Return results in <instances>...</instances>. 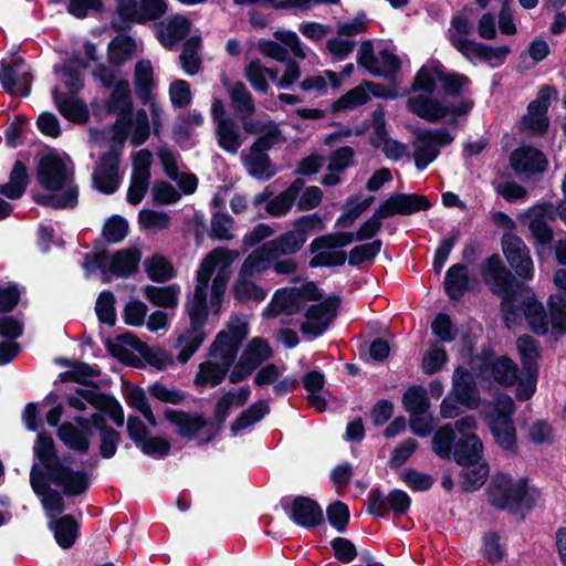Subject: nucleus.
Wrapping results in <instances>:
<instances>
[{
	"label": "nucleus",
	"instance_id": "f257e3e1",
	"mask_svg": "<svg viewBox=\"0 0 566 566\" xmlns=\"http://www.w3.org/2000/svg\"><path fill=\"white\" fill-rule=\"evenodd\" d=\"M479 274L488 291L500 297V315L507 328L521 322L522 316L537 336L548 334V322L543 303L534 290L507 268L499 253L486 256L479 264Z\"/></svg>",
	"mask_w": 566,
	"mask_h": 566
},
{
	"label": "nucleus",
	"instance_id": "f03ea898",
	"mask_svg": "<svg viewBox=\"0 0 566 566\" xmlns=\"http://www.w3.org/2000/svg\"><path fill=\"white\" fill-rule=\"evenodd\" d=\"M36 180L53 193H32L36 205L53 210L74 209L78 205V187L74 172L69 171L63 159L54 151L44 154L36 164Z\"/></svg>",
	"mask_w": 566,
	"mask_h": 566
},
{
	"label": "nucleus",
	"instance_id": "7ed1b4c3",
	"mask_svg": "<svg viewBox=\"0 0 566 566\" xmlns=\"http://www.w3.org/2000/svg\"><path fill=\"white\" fill-rule=\"evenodd\" d=\"M488 504L496 511H505L515 522H524L526 516L535 509L538 494L528 490L526 478L515 481L509 473L494 474L486 489Z\"/></svg>",
	"mask_w": 566,
	"mask_h": 566
},
{
	"label": "nucleus",
	"instance_id": "20e7f679",
	"mask_svg": "<svg viewBox=\"0 0 566 566\" xmlns=\"http://www.w3.org/2000/svg\"><path fill=\"white\" fill-rule=\"evenodd\" d=\"M431 201L424 195L417 192H394L382 200L375 209L373 216L360 224L354 233L357 241L371 240L382 228V220L396 214L411 216L420 211H428Z\"/></svg>",
	"mask_w": 566,
	"mask_h": 566
},
{
	"label": "nucleus",
	"instance_id": "39448f33",
	"mask_svg": "<svg viewBox=\"0 0 566 566\" xmlns=\"http://www.w3.org/2000/svg\"><path fill=\"white\" fill-rule=\"evenodd\" d=\"M432 451L443 460H452L458 465L474 464L484 458V446L478 434L455 438L449 426H440L431 440Z\"/></svg>",
	"mask_w": 566,
	"mask_h": 566
},
{
	"label": "nucleus",
	"instance_id": "423d86ee",
	"mask_svg": "<svg viewBox=\"0 0 566 566\" xmlns=\"http://www.w3.org/2000/svg\"><path fill=\"white\" fill-rule=\"evenodd\" d=\"M106 416V413L98 410L90 417L76 415L73 417V422H62L59 429H56V438L66 449L76 454L84 455L90 451L93 430L101 433L113 429L107 423Z\"/></svg>",
	"mask_w": 566,
	"mask_h": 566
},
{
	"label": "nucleus",
	"instance_id": "0eeeda50",
	"mask_svg": "<svg viewBox=\"0 0 566 566\" xmlns=\"http://www.w3.org/2000/svg\"><path fill=\"white\" fill-rule=\"evenodd\" d=\"M413 134L415 166L420 171L438 158L441 147L449 146L453 142V136L447 128H417Z\"/></svg>",
	"mask_w": 566,
	"mask_h": 566
},
{
	"label": "nucleus",
	"instance_id": "6e6552de",
	"mask_svg": "<svg viewBox=\"0 0 566 566\" xmlns=\"http://www.w3.org/2000/svg\"><path fill=\"white\" fill-rule=\"evenodd\" d=\"M500 243L507 268L518 280L525 283L532 281L535 268L531 251L524 240L516 233H503Z\"/></svg>",
	"mask_w": 566,
	"mask_h": 566
},
{
	"label": "nucleus",
	"instance_id": "1a4fd4ad",
	"mask_svg": "<svg viewBox=\"0 0 566 566\" xmlns=\"http://www.w3.org/2000/svg\"><path fill=\"white\" fill-rule=\"evenodd\" d=\"M281 505L286 516L302 528L315 530L325 523V515L321 504L310 496L283 497Z\"/></svg>",
	"mask_w": 566,
	"mask_h": 566
},
{
	"label": "nucleus",
	"instance_id": "9d476101",
	"mask_svg": "<svg viewBox=\"0 0 566 566\" xmlns=\"http://www.w3.org/2000/svg\"><path fill=\"white\" fill-rule=\"evenodd\" d=\"M33 76L23 57L13 62H0V85L11 96L28 97L31 93Z\"/></svg>",
	"mask_w": 566,
	"mask_h": 566
},
{
	"label": "nucleus",
	"instance_id": "9b49d317",
	"mask_svg": "<svg viewBox=\"0 0 566 566\" xmlns=\"http://www.w3.org/2000/svg\"><path fill=\"white\" fill-rule=\"evenodd\" d=\"M552 203L537 205L530 208L524 218L536 247L547 248L554 241V231L547 219L554 220Z\"/></svg>",
	"mask_w": 566,
	"mask_h": 566
},
{
	"label": "nucleus",
	"instance_id": "f8f14e48",
	"mask_svg": "<svg viewBox=\"0 0 566 566\" xmlns=\"http://www.w3.org/2000/svg\"><path fill=\"white\" fill-rule=\"evenodd\" d=\"M368 501V512L378 517H386L390 512L403 514L409 510L411 502L409 495L398 489L390 491L387 497L381 490L373 489Z\"/></svg>",
	"mask_w": 566,
	"mask_h": 566
},
{
	"label": "nucleus",
	"instance_id": "ddd939ff",
	"mask_svg": "<svg viewBox=\"0 0 566 566\" xmlns=\"http://www.w3.org/2000/svg\"><path fill=\"white\" fill-rule=\"evenodd\" d=\"M97 389L98 388L86 389L77 387L74 389V392L83 399L85 403L87 402L96 410L106 413L116 427H123L125 416L119 401L113 395L98 391Z\"/></svg>",
	"mask_w": 566,
	"mask_h": 566
},
{
	"label": "nucleus",
	"instance_id": "4468645a",
	"mask_svg": "<svg viewBox=\"0 0 566 566\" xmlns=\"http://www.w3.org/2000/svg\"><path fill=\"white\" fill-rule=\"evenodd\" d=\"M49 480L62 488V492L69 496H78L90 488V475L85 470H74L62 463L48 475Z\"/></svg>",
	"mask_w": 566,
	"mask_h": 566
},
{
	"label": "nucleus",
	"instance_id": "2eb2a0df",
	"mask_svg": "<svg viewBox=\"0 0 566 566\" xmlns=\"http://www.w3.org/2000/svg\"><path fill=\"white\" fill-rule=\"evenodd\" d=\"M510 165L518 174H542L547 169L548 163L542 150L526 145L511 153Z\"/></svg>",
	"mask_w": 566,
	"mask_h": 566
},
{
	"label": "nucleus",
	"instance_id": "dca6fc26",
	"mask_svg": "<svg viewBox=\"0 0 566 566\" xmlns=\"http://www.w3.org/2000/svg\"><path fill=\"white\" fill-rule=\"evenodd\" d=\"M452 394L457 402L469 409H474L480 402V392L474 377L470 370L458 366L452 376Z\"/></svg>",
	"mask_w": 566,
	"mask_h": 566
},
{
	"label": "nucleus",
	"instance_id": "f3484780",
	"mask_svg": "<svg viewBox=\"0 0 566 566\" xmlns=\"http://www.w3.org/2000/svg\"><path fill=\"white\" fill-rule=\"evenodd\" d=\"M490 432L495 443L506 452L516 454L518 451L514 420L509 413L500 412L489 422Z\"/></svg>",
	"mask_w": 566,
	"mask_h": 566
},
{
	"label": "nucleus",
	"instance_id": "a211bd4d",
	"mask_svg": "<svg viewBox=\"0 0 566 566\" xmlns=\"http://www.w3.org/2000/svg\"><path fill=\"white\" fill-rule=\"evenodd\" d=\"M516 347L522 366V375L528 378L531 382H537L538 360L541 358V348L538 342L531 335L524 334L516 339Z\"/></svg>",
	"mask_w": 566,
	"mask_h": 566
},
{
	"label": "nucleus",
	"instance_id": "6ab92c4d",
	"mask_svg": "<svg viewBox=\"0 0 566 566\" xmlns=\"http://www.w3.org/2000/svg\"><path fill=\"white\" fill-rule=\"evenodd\" d=\"M116 342L118 344H114L111 339H106L105 342V347L112 357L118 359L126 366L135 368L144 366L138 357L123 347V345L129 346L138 353L144 345L143 340H140L134 333L126 331L116 336Z\"/></svg>",
	"mask_w": 566,
	"mask_h": 566
},
{
	"label": "nucleus",
	"instance_id": "aec40b11",
	"mask_svg": "<svg viewBox=\"0 0 566 566\" xmlns=\"http://www.w3.org/2000/svg\"><path fill=\"white\" fill-rule=\"evenodd\" d=\"M165 419L176 426L181 437L192 439L206 427L209 428V421L202 413L187 412L184 410L166 409Z\"/></svg>",
	"mask_w": 566,
	"mask_h": 566
},
{
	"label": "nucleus",
	"instance_id": "412c9836",
	"mask_svg": "<svg viewBox=\"0 0 566 566\" xmlns=\"http://www.w3.org/2000/svg\"><path fill=\"white\" fill-rule=\"evenodd\" d=\"M407 107L410 113L429 123H439L448 115L444 102L424 95L409 97Z\"/></svg>",
	"mask_w": 566,
	"mask_h": 566
},
{
	"label": "nucleus",
	"instance_id": "4be33fe9",
	"mask_svg": "<svg viewBox=\"0 0 566 566\" xmlns=\"http://www.w3.org/2000/svg\"><path fill=\"white\" fill-rule=\"evenodd\" d=\"M33 454L45 469L46 475L54 471L59 464L63 463L57 453L52 433L46 430L38 432L33 446Z\"/></svg>",
	"mask_w": 566,
	"mask_h": 566
},
{
	"label": "nucleus",
	"instance_id": "5701e85b",
	"mask_svg": "<svg viewBox=\"0 0 566 566\" xmlns=\"http://www.w3.org/2000/svg\"><path fill=\"white\" fill-rule=\"evenodd\" d=\"M142 251L136 248H127L116 251L112 256L108 271L117 277H128L138 271Z\"/></svg>",
	"mask_w": 566,
	"mask_h": 566
},
{
	"label": "nucleus",
	"instance_id": "b1692460",
	"mask_svg": "<svg viewBox=\"0 0 566 566\" xmlns=\"http://www.w3.org/2000/svg\"><path fill=\"white\" fill-rule=\"evenodd\" d=\"M462 469L459 473L460 486L464 493H473L480 490L490 475V464L483 458L474 464H461Z\"/></svg>",
	"mask_w": 566,
	"mask_h": 566
},
{
	"label": "nucleus",
	"instance_id": "393cba45",
	"mask_svg": "<svg viewBox=\"0 0 566 566\" xmlns=\"http://www.w3.org/2000/svg\"><path fill=\"white\" fill-rule=\"evenodd\" d=\"M444 292L451 301H460L469 291L468 266L463 263L451 265L444 275Z\"/></svg>",
	"mask_w": 566,
	"mask_h": 566
},
{
	"label": "nucleus",
	"instance_id": "a878e982",
	"mask_svg": "<svg viewBox=\"0 0 566 566\" xmlns=\"http://www.w3.org/2000/svg\"><path fill=\"white\" fill-rule=\"evenodd\" d=\"M105 107L107 113L116 114L117 116L133 115L134 103L127 80L122 78L116 82L113 92L105 103Z\"/></svg>",
	"mask_w": 566,
	"mask_h": 566
},
{
	"label": "nucleus",
	"instance_id": "bb28decb",
	"mask_svg": "<svg viewBox=\"0 0 566 566\" xmlns=\"http://www.w3.org/2000/svg\"><path fill=\"white\" fill-rule=\"evenodd\" d=\"M52 97L60 114L67 120L75 124H85L90 118L86 104L73 96L62 98L57 87L52 90Z\"/></svg>",
	"mask_w": 566,
	"mask_h": 566
},
{
	"label": "nucleus",
	"instance_id": "cd10ccee",
	"mask_svg": "<svg viewBox=\"0 0 566 566\" xmlns=\"http://www.w3.org/2000/svg\"><path fill=\"white\" fill-rule=\"evenodd\" d=\"M29 182L30 178L25 164L15 160L9 175V181L0 185V195L10 200H18L25 193Z\"/></svg>",
	"mask_w": 566,
	"mask_h": 566
},
{
	"label": "nucleus",
	"instance_id": "c85d7f7f",
	"mask_svg": "<svg viewBox=\"0 0 566 566\" xmlns=\"http://www.w3.org/2000/svg\"><path fill=\"white\" fill-rule=\"evenodd\" d=\"M115 12L118 19L111 21L114 31L124 33L138 23L139 0H115Z\"/></svg>",
	"mask_w": 566,
	"mask_h": 566
},
{
	"label": "nucleus",
	"instance_id": "c756f323",
	"mask_svg": "<svg viewBox=\"0 0 566 566\" xmlns=\"http://www.w3.org/2000/svg\"><path fill=\"white\" fill-rule=\"evenodd\" d=\"M271 408L266 400H258L251 403L247 409L241 411L235 420L230 424L232 436H237L240 431L253 426L269 415Z\"/></svg>",
	"mask_w": 566,
	"mask_h": 566
},
{
	"label": "nucleus",
	"instance_id": "7c9ffc66",
	"mask_svg": "<svg viewBox=\"0 0 566 566\" xmlns=\"http://www.w3.org/2000/svg\"><path fill=\"white\" fill-rule=\"evenodd\" d=\"M137 45L133 36L116 35L107 46V60L114 66H120L136 52Z\"/></svg>",
	"mask_w": 566,
	"mask_h": 566
},
{
	"label": "nucleus",
	"instance_id": "2f4dec72",
	"mask_svg": "<svg viewBox=\"0 0 566 566\" xmlns=\"http://www.w3.org/2000/svg\"><path fill=\"white\" fill-rule=\"evenodd\" d=\"M547 315L548 325L551 324V334L554 339L566 335V298L563 295H551L548 298Z\"/></svg>",
	"mask_w": 566,
	"mask_h": 566
},
{
	"label": "nucleus",
	"instance_id": "473e14b6",
	"mask_svg": "<svg viewBox=\"0 0 566 566\" xmlns=\"http://www.w3.org/2000/svg\"><path fill=\"white\" fill-rule=\"evenodd\" d=\"M434 72L436 77L441 83L442 91L447 96H460L464 86L471 83L470 78L464 74L446 72L443 64L438 60L434 61Z\"/></svg>",
	"mask_w": 566,
	"mask_h": 566
},
{
	"label": "nucleus",
	"instance_id": "72a5a7b5",
	"mask_svg": "<svg viewBox=\"0 0 566 566\" xmlns=\"http://www.w3.org/2000/svg\"><path fill=\"white\" fill-rule=\"evenodd\" d=\"M230 397V394L224 392L216 401L213 407V419L212 421H209V429L206 438L200 441L201 444H207L213 441L221 431L226 420L231 413L232 406H234Z\"/></svg>",
	"mask_w": 566,
	"mask_h": 566
},
{
	"label": "nucleus",
	"instance_id": "f704fd0d",
	"mask_svg": "<svg viewBox=\"0 0 566 566\" xmlns=\"http://www.w3.org/2000/svg\"><path fill=\"white\" fill-rule=\"evenodd\" d=\"M231 107L240 115L241 119L251 117L255 112L251 93L242 82H235L229 91Z\"/></svg>",
	"mask_w": 566,
	"mask_h": 566
},
{
	"label": "nucleus",
	"instance_id": "c9c22d12",
	"mask_svg": "<svg viewBox=\"0 0 566 566\" xmlns=\"http://www.w3.org/2000/svg\"><path fill=\"white\" fill-rule=\"evenodd\" d=\"M305 242L306 241L292 228L277 235L274 240L269 241L268 244L277 259L281 255H293L297 253Z\"/></svg>",
	"mask_w": 566,
	"mask_h": 566
},
{
	"label": "nucleus",
	"instance_id": "e433bc0d",
	"mask_svg": "<svg viewBox=\"0 0 566 566\" xmlns=\"http://www.w3.org/2000/svg\"><path fill=\"white\" fill-rule=\"evenodd\" d=\"M144 294L153 305L158 307L174 308L178 305L179 287L177 285H146Z\"/></svg>",
	"mask_w": 566,
	"mask_h": 566
},
{
	"label": "nucleus",
	"instance_id": "4c0bfd02",
	"mask_svg": "<svg viewBox=\"0 0 566 566\" xmlns=\"http://www.w3.org/2000/svg\"><path fill=\"white\" fill-rule=\"evenodd\" d=\"M342 304L339 295H328L323 302L312 304L305 312L306 319L325 322L328 324L337 316V310Z\"/></svg>",
	"mask_w": 566,
	"mask_h": 566
},
{
	"label": "nucleus",
	"instance_id": "58836bf2",
	"mask_svg": "<svg viewBox=\"0 0 566 566\" xmlns=\"http://www.w3.org/2000/svg\"><path fill=\"white\" fill-rule=\"evenodd\" d=\"M402 406L410 416L426 413L430 406L427 390L420 385L409 386L402 395Z\"/></svg>",
	"mask_w": 566,
	"mask_h": 566
},
{
	"label": "nucleus",
	"instance_id": "ea45409f",
	"mask_svg": "<svg viewBox=\"0 0 566 566\" xmlns=\"http://www.w3.org/2000/svg\"><path fill=\"white\" fill-rule=\"evenodd\" d=\"M145 272L149 280L157 283H164L176 275V271L170 261L161 254H154L144 262Z\"/></svg>",
	"mask_w": 566,
	"mask_h": 566
},
{
	"label": "nucleus",
	"instance_id": "a19ab883",
	"mask_svg": "<svg viewBox=\"0 0 566 566\" xmlns=\"http://www.w3.org/2000/svg\"><path fill=\"white\" fill-rule=\"evenodd\" d=\"M355 239L353 232L337 231L316 237L308 245L310 253L334 250L349 245Z\"/></svg>",
	"mask_w": 566,
	"mask_h": 566
},
{
	"label": "nucleus",
	"instance_id": "79ce46f5",
	"mask_svg": "<svg viewBox=\"0 0 566 566\" xmlns=\"http://www.w3.org/2000/svg\"><path fill=\"white\" fill-rule=\"evenodd\" d=\"M276 260L268 242L252 251L243 261L240 275L252 276L265 269V263Z\"/></svg>",
	"mask_w": 566,
	"mask_h": 566
},
{
	"label": "nucleus",
	"instance_id": "37998d69",
	"mask_svg": "<svg viewBox=\"0 0 566 566\" xmlns=\"http://www.w3.org/2000/svg\"><path fill=\"white\" fill-rule=\"evenodd\" d=\"M506 543L502 541L500 533H484L481 543V555L490 564L501 563L506 556Z\"/></svg>",
	"mask_w": 566,
	"mask_h": 566
},
{
	"label": "nucleus",
	"instance_id": "c03bdc74",
	"mask_svg": "<svg viewBox=\"0 0 566 566\" xmlns=\"http://www.w3.org/2000/svg\"><path fill=\"white\" fill-rule=\"evenodd\" d=\"M218 145L226 151L235 155L241 146L240 134L232 118L220 120L217 125Z\"/></svg>",
	"mask_w": 566,
	"mask_h": 566
},
{
	"label": "nucleus",
	"instance_id": "a18cd8bd",
	"mask_svg": "<svg viewBox=\"0 0 566 566\" xmlns=\"http://www.w3.org/2000/svg\"><path fill=\"white\" fill-rule=\"evenodd\" d=\"M226 377L227 374L224 373V369H221L218 361L205 360L198 367L193 384L197 387H217L226 379Z\"/></svg>",
	"mask_w": 566,
	"mask_h": 566
},
{
	"label": "nucleus",
	"instance_id": "49530a36",
	"mask_svg": "<svg viewBox=\"0 0 566 566\" xmlns=\"http://www.w3.org/2000/svg\"><path fill=\"white\" fill-rule=\"evenodd\" d=\"M496 384L509 387L515 384L517 378V365L509 356H500L489 375Z\"/></svg>",
	"mask_w": 566,
	"mask_h": 566
},
{
	"label": "nucleus",
	"instance_id": "de8ad7c7",
	"mask_svg": "<svg viewBox=\"0 0 566 566\" xmlns=\"http://www.w3.org/2000/svg\"><path fill=\"white\" fill-rule=\"evenodd\" d=\"M374 201V196L366 197L361 201H358L357 196H349L347 198V206H349V208L337 218L335 226L340 228L352 227L355 220L359 218Z\"/></svg>",
	"mask_w": 566,
	"mask_h": 566
},
{
	"label": "nucleus",
	"instance_id": "09e8293b",
	"mask_svg": "<svg viewBox=\"0 0 566 566\" xmlns=\"http://www.w3.org/2000/svg\"><path fill=\"white\" fill-rule=\"evenodd\" d=\"M232 251L227 248H216L201 261L200 266L197 271L196 281L202 285H209L211 276L217 265L223 261L226 255L231 254Z\"/></svg>",
	"mask_w": 566,
	"mask_h": 566
},
{
	"label": "nucleus",
	"instance_id": "8fccbe9b",
	"mask_svg": "<svg viewBox=\"0 0 566 566\" xmlns=\"http://www.w3.org/2000/svg\"><path fill=\"white\" fill-rule=\"evenodd\" d=\"M206 338L203 329L190 332V328L185 334L178 337V343L182 344V347L177 356V359L181 364H186L199 349Z\"/></svg>",
	"mask_w": 566,
	"mask_h": 566
},
{
	"label": "nucleus",
	"instance_id": "3c124183",
	"mask_svg": "<svg viewBox=\"0 0 566 566\" xmlns=\"http://www.w3.org/2000/svg\"><path fill=\"white\" fill-rule=\"evenodd\" d=\"M460 235V229L454 227L444 238L441 239L438 248L436 249L432 261V268L434 273L439 274L441 272L442 268L444 266L449 258L450 252L458 243Z\"/></svg>",
	"mask_w": 566,
	"mask_h": 566
},
{
	"label": "nucleus",
	"instance_id": "603ef678",
	"mask_svg": "<svg viewBox=\"0 0 566 566\" xmlns=\"http://www.w3.org/2000/svg\"><path fill=\"white\" fill-rule=\"evenodd\" d=\"M116 298L112 291L104 290L99 293L96 304L95 312L98 321L102 324L114 326L116 323Z\"/></svg>",
	"mask_w": 566,
	"mask_h": 566
},
{
	"label": "nucleus",
	"instance_id": "864d4df0",
	"mask_svg": "<svg viewBox=\"0 0 566 566\" xmlns=\"http://www.w3.org/2000/svg\"><path fill=\"white\" fill-rule=\"evenodd\" d=\"M248 166L249 175L259 180H269L276 174L269 154L250 153Z\"/></svg>",
	"mask_w": 566,
	"mask_h": 566
},
{
	"label": "nucleus",
	"instance_id": "5fc2aeb1",
	"mask_svg": "<svg viewBox=\"0 0 566 566\" xmlns=\"http://www.w3.org/2000/svg\"><path fill=\"white\" fill-rule=\"evenodd\" d=\"M273 352L268 340L261 337L252 338L244 348L242 356L252 367H259L262 363L272 356Z\"/></svg>",
	"mask_w": 566,
	"mask_h": 566
},
{
	"label": "nucleus",
	"instance_id": "6e6d98bb",
	"mask_svg": "<svg viewBox=\"0 0 566 566\" xmlns=\"http://www.w3.org/2000/svg\"><path fill=\"white\" fill-rule=\"evenodd\" d=\"M369 94L361 86H356L339 98H337L332 105L333 113H339L348 109H354L358 106L366 104L369 101Z\"/></svg>",
	"mask_w": 566,
	"mask_h": 566
},
{
	"label": "nucleus",
	"instance_id": "4d7b16f0",
	"mask_svg": "<svg viewBox=\"0 0 566 566\" xmlns=\"http://www.w3.org/2000/svg\"><path fill=\"white\" fill-rule=\"evenodd\" d=\"M324 515L335 531H345L350 520L348 505L339 500L332 501L326 506Z\"/></svg>",
	"mask_w": 566,
	"mask_h": 566
},
{
	"label": "nucleus",
	"instance_id": "13d9d810",
	"mask_svg": "<svg viewBox=\"0 0 566 566\" xmlns=\"http://www.w3.org/2000/svg\"><path fill=\"white\" fill-rule=\"evenodd\" d=\"M381 247L382 241L380 239L354 247L348 254V264L359 266L365 262L373 261L379 254Z\"/></svg>",
	"mask_w": 566,
	"mask_h": 566
},
{
	"label": "nucleus",
	"instance_id": "bf43d9fd",
	"mask_svg": "<svg viewBox=\"0 0 566 566\" xmlns=\"http://www.w3.org/2000/svg\"><path fill=\"white\" fill-rule=\"evenodd\" d=\"M285 142L282 130L276 123H271L270 129L258 138L250 146V153L268 154V151L277 144Z\"/></svg>",
	"mask_w": 566,
	"mask_h": 566
},
{
	"label": "nucleus",
	"instance_id": "052dcab7",
	"mask_svg": "<svg viewBox=\"0 0 566 566\" xmlns=\"http://www.w3.org/2000/svg\"><path fill=\"white\" fill-rule=\"evenodd\" d=\"M102 233L108 243L122 242L128 234V222L124 217L114 214L105 221Z\"/></svg>",
	"mask_w": 566,
	"mask_h": 566
},
{
	"label": "nucleus",
	"instance_id": "680f3d73",
	"mask_svg": "<svg viewBox=\"0 0 566 566\" xmlns=\"http://www.w3.org/2000/svg\"><path fill=\"white\" fill-rule=\"evenodd\" d=\"M557 94L558 92L553 85L541 86L535 99L527 105V112L532 115L547 116L549 105Z\"/></svg>",
	"mask_w": 566,
	"mask_h": 566
},
{
	"label": "nucleus",
	"instance_id": "e2e57ef3",
	"mask_svg": "<svg viewBox=\"0 0 566 566\" xmlns=\"http://www.w3.org/2000/svg\"><path fill=\"white\" fill-rule=\"evenodd\" d=\"M437 81L433 61L431 66L422 65L417 71L411 83V91L415 93L423 92L426 94H433L437 88Z\"/></svg>",
	"mask_w": 566,
	"mask_h": 566
},
{
	"label": "nucleus",
	"instance_id": "0e129e2a",
	"mask_svg": "<svg viewBox=\"0 0 566 566\" xmlns=\"http://www.w3.org/2000/svg\"><path fill=\"white\" fill-rule=\"evenodd\" d=\"M233 297L238 302L254 300L262 302L266 297V291L252 281L238 280L232 287Z\"/></svg>",
	"mask_w": 566,
	"mask_h": 566
},
{
	"label": "nucleus",
	"instance_id": "69168bd1",
	"mask_svg": "<svg viewBox=\"0 0 566 566\" xmlns=\"http://www.w3.org/2000/svg\"><path fill=\"white\" fill-rule=\"evenodd\" d=\"M167 0H139L137 24H146L160 19L167 12Z\"/></svg>",
	"mask_w": 566,
	"mask_h": 566
},
{
	"label": "nucleus",
	"instance_id": "338daca9",
	"mask_svg": "<svg viewBox=\"0 0 566 566\" xmlns=\"http://www.w3.org/2000/svg\"><path fill=\"white\" fill-rule=\"evenodd\" d=\"M148 392L151 398L165 403L180 405L186 399L187 394L180 389L168 388L159 381L148 386Z\"/></svg>",
	"mask_w": 566,
	"mask_h": 566
},
{
	"label": "nucleus",
	"instance_id": "774afa93",
	"mask_svg": "<svg viewBox=\"0 0 566 566\" xmlns=\"http://www.w3.org/2000/svg\"><path fill=\"white\" fill-rule=\"evenodd\" d=\"M495 352L491 346H484L481 353L470 359L469 366L482 378H489L490 373L493 369L494 364L497 361Z\"/></svg>",
	"mask_w": 566,
	"mask_h": 566
}]
</instances>
